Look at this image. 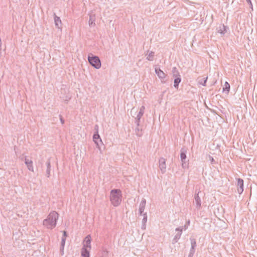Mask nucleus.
<instances>
[{"mask_svg": "<svg viewBox=\"0 0 257 257\" xmlns=\"http://www.w3.org/2000/svg\"><path fill=\"white\" fill-rule=\"evenodd\" d=\"M172 74L174 78L181 77L180 73L176 67L173 68Z\"/></svg>", "mask_w": 257, "mask_h": 257, "instance_id": "aec40b11", "label": "nucleus"}, {"mask_svg": "<svg viewBox=\"0 0 257 257\" xmlns=\"http://www.w3.org/2000/svg\"><path fill=\"white\" fill-rule=\"evenodd\" d=\"M175 230L176 231H178V232L175 235V236L174 237V238L172 240L173 243H175L178 241V240L180 239V238L182 235V228H176L175 229Z\"/></svg>", "mask_w": 257, "mask_h": 257, "instance_id": "9d476101", "label": "nucleus"}, {"mask_svg": "<svg viewBox=\"0 0 257 257\" xmlns=\"http://www.w3.org/2000/svg\"><path fill=\"white\" fill-rule=\"evenodd\" d=\"M89 63L95 69H98L101 68V63L100 59L98 56H93L91 53L88 56Z\"/></svg>", "mask_w": 257, "mask_h": 257, "instance_id": "7ed1b4c3", "label": "nucleus"}, {"mask_svg": "<svg viewBox=\"0 0 257 257\" xmlns=\"http://www.w3.org/2000/svg\"><path fill=\"white\" fill-rule=\"evenodd\" d=\"M155 72L158 77L161 79L162 82H164V79L165 78L166 74L160 68H155Z\"/></svg>", "mask_w": 257, "mask_h": 257, "instance_id": "1a4fd4ad", "label": "nucleus"}, {"mask_svg": "<svg viewBox=\"0 0 257 257\" xmlns=\"http://www.w3.org/2000/svg\"><path fill=\"white\" fill-rule=\"evenodd\" d=\"M54 22H55V26L58 29H61V28L62 22H61V20L60 19V18L58 17V16H57L55 15V14H54Z\"/></svg>", "mask_w": 257, "mask_h": 257, "instance_id": "dca6fc26", "label": "nucleus"}, {"mask_svg": "<svg viewBox=\"0 0 257 257\" xmlns=\"http://www.w3.org/2000/svg\"><path fill=\"white\" fill-rule=\"evenodd\" d=\"M136 135L139 137H141L142 135V131H140L138 127L136 128Z\"/></svg>", "mask_w": 257, "mask_h": 257, "instance_id": "c85d7f7f", "label": "nucleus"}, {"mask_svg": "<svg viewBox=\"0 0 257 257\" xmlns=\"http://www.w3.org/2000/svg\"><path fill=\"white\" fill-rule=\"evenodd\" d=\"M247 3L250 5V7L251 9H252V5L251 2V0H246Z\"/></svg>", "mask_w": 257, "mask_h": 257, "instance_id": "72a5a7b5", "label": "nucleus"}, {"mask_svg": "<svg viewBox=\"0 0 257 257\" xmlns=\"http://www.w3.org/2000/svg\"><path fill=\"white\" fill-rule=\"evenodd\" d=\"M58 217L59 214L57 212L52 211L47 218L43 220V224L46 228L52 229L56 226Z\"/></svg>", "mask_w": 257, "mask_h": 257, "instance_id": "f257e3e1", "label": "nucleus"}, {"mask_svg": "<svg viewBox=\"0 0 257 257\" xmlns=\"http://www.w3.org/2000/svg\"><path fill=\"white\" fill-rule=\"evenodd\" d=\"M145 109V106H142L140 108L139 112L136 117V123L138 126H139L140 125V119L144 113Z\"/></svg>", "mask_w": 257, "mask_h": 257, "instance_id": "0eeeda50", "label": "nucleus"}, {"mask_svg": "<svg viewBox=\"0 0 257 257\" xmlns=\"http://www.w3.org/2000/svg\"><path fill=\"white\" fill-rule=\"evenodd\" d=\"M90 250L81 249V257H90Z\"/></svg>", "mask_w": 257, "mask_h": 257, "instance_id": "a211bd4d", "label": "nucleus"}, {"mask_svg": "<svg viewBox=\"0 0 257 257\" xmlns=\"http://www.w3.org/2000/svg\"><path fill=\"white\" fill-rule=\"evenodd\" d=\"M174 86L175 88L178 89L179 84L180 83L181 77L174 78Z\"/></svg>", "mask_w": 257, "mask_h": 257, "instance_id": "412c9836", "label": "nucleus"}, {"mask_svg": "<svg viewBox=\"0 0 257 257\" xmlns=\"http://www.w3.org/2000/svg\"><path fill=\"white\" fill-rule=\"evenodd\" d=\"M191 247L195 248L196 246V240L195 239H191Z\"/></svg>", "mask_w": 257, "mask_h": 257, "instance_id": "cd10ccee", "label": "nucleus"}, {"mask_svg": "<svg viewBox=\"0 0 257 257\" xmlns=\"http://www.w3.org/2000/svg\"><path fill=\"white\" fill-rule=\"evenodd\" d=\"M186 158V152H181L180 154V159L181 161H183Z\"/></svg>", "mask_w": 257, "mask_h": 257, "instance_id": "a878e982", "label": "nucleus"}, {"mask_svg": "<svg viewBox=\"0 0 257 257\" xmlns=\"http://www.w3.org/2000/svg\"><path fill=\"white\" fill-rule=\"evenodd\" d=\"M61 122L62 124L64 123V120L62 119V118H60Z\"/></svg>", "mask_w": 257, "mask_h": 257, "instance_id": "58836bf2", "label": "nucleus"}, {"mask_svg": "<svg viewBox=\"0 0 257 257\" xmlns=\"http://www.w3.org/2000/svg\"><path fill=\"white\" fill-rule=\"evenodd\" d=\"M141 228L143 230H145L146 229V224H142Z\"/></svg>", "mask_w": 257, "mask_h": 257, "instance_id": "f704fd0d", "label": "nucleus"}, {"mask_svg": "<svg viewBox=\"0 0 257 257\" xmlns=\"http://www.w3.org/2000/svg\"><path fill=\"white\" fill-rule=\"evenodd\" d=\"M63 236H65V237L66 238V236H67V232H66V231H63Z\"/></svg>", "mask_w": 257, "mask_h": 257, "instance_id": "e433bc0d", "label": "nucleus"}, {"mask_svg": "<svg viewBox=\"0 0 257 257\" xmlns=\"http://www.w3.org/2000/svg\"><path fill=\"white\" fill-rule=\"evenodd\" d=\"M194 252H195V248L191 247L190 250V253H189L190 257L193 256Z\"/></svg>", "mask_w": 257, "mask_h": 257, "instance_id": "2f4dec72", "label": "nucleus"}, {"mask_svg": "<svg viewBox=\"0 0 257 257\" xmlns=\"http://www.w3.org/2000/svg\"><path fill=\"white\" fill-rule=\"evenodd\" d=\"M99 257H109L108 251L106 249H102L100 253Z\"/></svg>", "mask_w": 257, "mask_h": 257, "instance_id": "4be33fe9", "label": "nucleus"}, {"mask_svg": "<svg viewBox=\"0 0 257 257\" xmlns=\"http://www.w3.org/2000/svg\"><path fill=\"white\" fill-rule=\"evenodd\" d=\"M237 192L240 194L243 191V180L242 179H237Z\"/></svg>", "mask_w": 257, "mask_h": 257, "instance_id": "f8f14e48", "label": "nucleus"}, {"mask_svg": "<svg viewBox=\"0 0 257 257\" xmlns=\"http://www.w3.org/2000/svg\"><path fill=\"white\" fill-rule=\"evenodd\" d=\"M95 20L96 17L95 14H91L89 15L88 24L90 27H94L95 26Z\"/></svg>", "mask_w": 257, "mask_h": 257, "instance_id": "4468645a", "label": "nucleus"}, {"mask_svg": "<svg viewBox=\"0 0 257 257\" xmlns=\"http://www.w3.org/2000/svg\"><path fill=\"white\" fill-rule=\"evenodd\" d=\"M70 99V97H67V99L65 100L66 101H69Z\"/></svg>", "mask_w": 257, "mask_h": 257, "instance_id": "ea45409f", "label": "nucleus"}, {"mask_svg": "<svg viewBox=\"0 0 257 257\" xmlns=\"http://www.w3.org/2000/svg\"><path fill=\"white\" fill-rule=\"evenodd\" d=\"M190 220H188L187 222V224H185V225L183 226H180V227H179L178 228H182V231L184 230H186L187 228H188V225H189L190 224Z\"/></svg>", "mask_w": 257, "mask_h": 257, "instance_id": "bb28decb", "label": "nucleus"}, {"mask_svg": "<svg viewBox=\"0 0 257 257\" xmlns=\"http://www.w3.org/2000/svg\"><path fill=\"white\" fill-rule=\"evenodd\" d=\"M46 164H47V170H46V173H47V177H49L50 175V172H51L50 162L48 161Z\"/></svg>", "mask_w": 257, "mask_h": 257, "instance_id": "5701e85b", "label": "nucleus"}, {"mask_svg": "<svg viewBox=\"0 0 257 257\" xmlns=\"http://www.w3.org/2000/svg\"><path fill=\"white\" fill-rule=\"evenodd\" d=\"M65 241H66V238H65V236H62V239H61L60 246H65Z\"/></svg>", "mask_w": 257, "mask_h": 257, "instance_id": "7c9ffc66", "label": "nucleus"}, {"mask_svg": "<svg viewBox=\"0 0 257 257\" xmlns=\"http://www.w3.org/2000/svg\"><path fill=\"white\" fill-rule=\"evenodd\" d=\"M208 77H204L203 78H198V83L201 84L204 86H206V83L207 81Z\"/></svg>", "mask_w": 257, "mask_h": 257, "instance_id": "6ab92c4d", "label": "nucleus"}, {"mask_svg": "<svg viewBox=\"0 0 257 257\" xmlns=\"http://www.w3.org/2000/svg\"><path fill=\"white\" fill-rule=\"evenodd\" d=\"M146 200L143 198L140 202L139 211L140 215H143L146 206Z\"/></svg>", "mask_w": 257, "mask_h": 257, "instance_id": "ddd939ff", "label": "nucleus"}, {"mask_svg": "<svg viewBox=\"0 0 257 257\" xmlns=\"http://www.w3.org/2000/svg\"><path fill=\"white\" fill-rule=\"evenodd\" d=\"M159 167L162 174H164L166 171V160L164 158H161L159 160Z\"/></svg>", "mask_w": 257, "mask_h": 257, "instance_id": "423d86ee", "label": "nucleus"}, {"mask_svg": "<svg viewBox=\"0 0 257 257\" xmlns=\"http://www.w3.org/2000/svg\"><path fill=\"white\" fill-rule=\"evenodd\" d=\"M209 159L211 161L212 163H213L214 162V160L212 156H209Z\"/></svg>", "mask_w": 257, "mask_h": 257, "instance_id": "c9c22d12", "label": "nucleus"}, {"mask_svg": "<svg viewBox=\"0 0 257 257\" xmlns=\"http://www.w3.org/2000/svg\"><path fill=\"white\" fill-rule=\"evenodd\" d=\"M182 167L183 168H187L188 167V164L187 162H185V160L182 161Z\"/></svg>", "mask_w": 257, "mask_h": 257, "instance_id": "c756f323", "label": "nucleus"}, {"mask_svg": "<svg viewBox=\"0 0 257 257\" xmlns=\"http://www.w3.org/2000/svg\"><path fill=\"white\" fill-rule=\"evenodd\" d=\"M148 53L146 55V59L148 61H152L154 60V57L155 56V53L153 51H148Z\"/></svg>", "mask_w": 257, "mask_h": 257, "instance_id": "f3484780", "label": "nucleus"}, {"mask_svg": "<svg viewBox=\"0 0 257 257\" xmlns=\"http://www.w3.org/2000/svg\"><path fill=\"white\" fill-rule=\"evenodd\" d=\"M91 237L90 235H87L82 241V247L81 249L88 250L91 249Z\"/></svg>", "mask_w": 257, "mask_h": 257, "instance_id": "39448f33", "label": "nucleus"}, {"mask_svg": "<svg viewBox=\"0 0 257 257\" xmlns=\"http://www.w3.org/2000/svg\"><path fill=\"white\" fill-rule=\"evenodd\" d=\"M93 141L95 144L96 148L99 151L100 153H102V151L101 150L99 142H100L101 144H103V143L99 135L98 134V132L97 131L94 133V134L93 136Z\"/></svg>", "mask_w": 257, "mask_h": 257, "instance_id": "20e7f679", "label": "nucleus"}, {"mask_svg": "<svg viewBox=\"0 0 257 257\" xmlns=\"http://www.w3.org/2000/svg\"><path fill=\"white\" fill-rule=\"evenodd\" d=\"M143 218L142 220V224H146L148 220V217L147 213H144L143 214Z\"/></svg>", "mask_w": 257, "mask_h": 257, "instance_id": "393cba45", "label": "nucleus"}, {"mask_svg": "<svg viewBox=\"0 0 257 257\" xmlns=\"http://www.w3.org/2000/svg\"><path fill=\"white\" fill-rule=\"evenodd\" d=\"M195 203L196 207L198 209H200L201 206V201L198 194L195 195Z\"/></svg>", "mask_w": 257, "mask_h": 257, "instance_id": "2eb2a0df", "label": "nucleus"}, {"mask_svg": "<svg viewBox=\"0 0 257 257\" xmlns=\"http://www.w3.org/2000/svg\"><path fill=\"white\" fill-rule=\"evenodd\" d=\"M227 27L224 25L220 24L216 29L217 33L223 36L227 32Z\"/></svg>", "mask_w": 257, "mask_h": 257, "instance_id": "9b49d317", "label": "nucleus"}, {"mask_svg": "<svg viewBox=\"0 0 257 257\" xmlns=\"http://www.w3.org/2000/svg\"><path fill=\"white\" fill-rule=\"evenodd\" d=\"M95 129L96 130V132L97 131L98 132V126L97 125H96L95 126Z\"/></svg>", "mask_w": 257, "mask_h": 257, "instance_id": "4c0bfd02", "label": "nucleus"}, {"mask_svg": "<svg viewBox=\"0 0 257 257\" xmlns=\"http://www.w3.org/2000/svg\"><path fill=\"white\" fill-rule=\"evenodd\" d=\"M109 199L114 207L118 206L122 201V192L120 189H114L110 191Z\"/></svg>", "mask_w": 257, "mask_h": 257, "instance_id": "f03ea898", "label": "nucleus"}, {"mask_svg": "<svg viewBox=\"0 0 257 257\" xmlns=\"http://www.w3.org/2000/svg\"><path fill=\"white\" fill-rule=\"evenodd\" d=\"M64 247L65 246H60V253L62 255L64 253Z\"/></svg>", "mask_w": 257, "mask_h": 257, "instance_id": "473e14b6", "label": "nucleus"}, {"mask_svg": "<svg viewBox=\"0 0 257 257\" xmlns=\"http://www.w3.org/2000/svg\"><path fill=\"white\" fill-rule=\"evenodd\" d=\"M230 90V85L227 82H225L224 84V86L223 88V91H226L227 93Z\"/></svg>", "mask_w": 257, "mask_h": 257, "instance_id": "b1692460", "label": "nucleus"}, {"mask_svg": "<svg viewBox=\"0 0 257 257\" xmlns=\"http://www.w3.org/2000/svg\"><path fill=\"white\" fill-rule=\"evenodd\" d=\"M25 163L27 166L28 169L31 172H34V169L33 166V163L32 160L28 159L27 157L24 158Z\"/></svg>", "mask_w": 257, "mask_h": 257, "instance_id": "6e6552de", "label": "nucleus"}]
</instances>
